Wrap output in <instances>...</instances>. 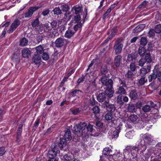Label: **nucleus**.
I'll return each mask as SVG.
<instances>
[{"instance_id": "nucleus-15", "label": "nucleus", "mask_w": 161, "mask_h": 161, "mask_svg": "<svg viewBox=\"0 0 161 161\" xmlns=\"http://www.w3.org/2000/svg\"><path fill=\"white\" fill-rule=\"evenodd\" d=\"M67 141L64 138H60V141L58 144L61 150L66 151L68 149L67 146H66V141Z\"/></svg>"}, {"instance_id": "nucleus-23", "label": "nucleus", "mask_w": 161, "mask_h": 161, "mask_svg": "<svg viewBox=\"0 0 161 161\" xmlns=\"http://www.w3.org/2000/svg\"><path fill=\"white\" fill-rule=\"evenodd\" d=\"M72 29L71 28L69 27L64 34V36L65 37L69 39L74 35L75 33L73 30L72 31Z\"/></svg>"}, {"instance_id": "nucleus-6", "label": "nucleus", "mask_w": 161, "mask_h": 161, "mask_svg": "<svg viewBox=\"0 0 161 161\" xmlns=\"http://www.w3.org/2000/svg\"><path fill=\"white\" fill-rule=\"evenodd\" d=\"M122 38H118L114 43L113 49L116 55H119L122 52L123 47V45L122 43Z\"/></svg>"}, {"instance_id": "nucleus-36", "label": "nucleus", "mask_w": 161, "mask_h": 161, "mask_svg": "<svg viewBox=\"0 0 161 161\" xmlns=\"http://www.w3.org/2000/svg\"><path fill=\"white\" fill-rule=\"evenodd\" d=\"M112 152V150L109 147H105L104 148L103 151V154L104 156L105 157H106L108 156L112 155V154L110 153Z\"/></svg>"}, {"instance_id": "nucleus-29", "label": "nucleus", "mask_w": 161, "mask_h": 161, "mask_svg": "<svg viewBox=\"0 0 161 161\" xmlns=\"http://www.w3.org/2000/svg\"><path fill=\"white\" fill-rule=\"evenodd\" d=\"M157 78V74H156V71L154 70L153 71V73L149 75L148 76V81L149 82H152L153 80H154Z\"/></svg>"}, {"instance_id": "nucleus-60", "label": "nucleus", "mask_w": 161, "mask_h": 161, "mask_svg": "<svg viewBox=\"0 0 161 161\" xmlns=\"http://www.w3.org/2000/svg\"><path fill=\"white\" fill-rule=\"evenodd\" d=\"M108 121V125L110 126L113 127L116 125L115 124L117 122V121L115 120L112 119L110 121Z\"/></svg>"}, {"instance_id": "nucleus-50", "label": "nucleus", "mask_w": 161, "mask_h": 161, "mask_svg": "<svg viewBox=\"0 0 161 161\" xmlns=\"http://www.w3.org/2000/svg\"><path fill=\"white\" fill-rule=\"evenodd\" d=\"M151 107L148 105H146L142 108L143 111L145 113L149 112L151 110Z\"/></svg>"}, {"instance_id": "nucleus-57", "label": "nucleus", "mask_w": 161, "mask_h": 161, "mask_svg": "<svg viewBox=\"0 0 161 161\" xmlns=\"http://www.w3.org/2000/svg\"><path fill=\"white\" fill-rule=\"evenodd\" d=\"M42 54V58L43 60L47 61L49 59L48 54L46 52H44Z\"/></svg>"}, {"instance_id": "nucleus-17", "label": "nucleus", "mask_w": 161, "mask_h": 161, "mask_svg": "<svg viewBox=\"0 0 161 161\" xmlns=\"http://www.w3.org/2000/svg\"><path fill=\"white\" fill-rule=\"evenodd\" d=\"M100 108L98 106H94L91 109V111L97 119H99L100 116Z\"/></svg>"}, {"instance_id": "nucleus-42", "label": "nucleus", "mask_w": 161, "mask_h": 161, "mask_svg": "<svg viewBox=\"0 0 161 161\" xmlns=\"http://www.w3.org/2000/svg\"><path fill=\"white\" fill-rule=\"evenodd\" d=\"M105 119L107 121L111 120L113 118L114 119L113 113L107 112L105 115Z\"/></svg>"}, {"instance_id": "nucleus-52", "label": "nucleus", "mask_w": 161, "mask_h": 161, "mask_svg": "<svg viewBox=\"0 0 161 161\" xmlns=\"http://www.w3.org/2000/svg\"><path fill=\"white\" fill-rule=\"evenodd\" d=\"M141 77V78L139 80L138 83L140 85H142L147 81V80L145 79L146 77Z\"/></svg>"}, {"instance_id": "nucleus-62", "label": "nucleus", "mask_w": 161, "mask_h": 161, "mask_svg": "<svg viewBox=\"0 0 161 161\" xmlns=\"http://www.w3.org/2000/svg\"><path fill=\"white\" fill-rule=\"evenodd\" d=\"M84 12L83 13V23H84L85 21V19L86 18V17L88 15V11H87V8L86 7H85L84 8Z\"/></svg>"}, {"instance_id": "nucleus-59", "label": "nucleus", "mask_w": 161, "mask_h": 161, "mask_svg": "<svg viewBox=\"0 0 161 161\" xmlns=\"http://www.w3.org/2000/svg\"><path fill=\"white\" fill-rule=\"evenodd\" d=\"M155 32L156 33H159L161 31V24H159L155 26L154 28Z\"/></svg>"}, {"instance_id": "nucleus-3", "label": "nucleus", "mask_w": 161, "mask_h": 161, "mask_svg": "<svg viewBox=\"0 0 161 161\" xmlns=\"http://www.w3.org/2000/svg\"><path fill=\"white\" fill-rule=\"evenodd\" d=\"M140 137L141 138L139 141L140 146L142 147L143 150H145L147 145L152 143L153 139L151 135L147 133L141 134Z\"/></svg>"}, {"instance_id": "nucleus-33", "label": "nucleus", "mask_w": 161, "mask_h": 161, "mask_svg": "<svg viewBox=\"0 0 161 161\" xmlns=\"http://www.w3.org/2000/svg\"><path fill=\"white\" fill-rule=\"evenodd\" d=\"M118 79V81L119 82V86H122L125 87H127V86L126 84V79L124 77L120 78V77L117 78Z\"/></svg>"}, {"instance_id": "nucleus-31", "label": "nucleus", "mask_w": 161, "mask_h": 161, "mask_svg": "<svg viewBox=\"0 0 161 161\" xmlns=\"http://www.w3.org/2000/svg\"><path fill=\"white\" fill-rule=\"evenodd\" d=\"M67 141H69L72 139L71 131L69 129H67L65 132L63 137Z\"/></svg>"}, {"instance_id": "nucleus-37", "label": "nucleus", "mask_w": 161, "mask_h": 161, "mask_svg": "<svg viewBox=\"0 0 161 161\" xmlns=\"http://www.w3.org/2000/svg\"><path fill=\"white\" fill-rule=\"evenodd\" d=\"M11 59L14 62H15L16 64H18L19 62V56L18 54L15 53H13L12 54Z\"/></svg>"}, {"instance_id": "nucleus-2", "label": "nucleus", "mask_w": 161, "mask_h": 161, "mask_svg": "<svg viewBox=\"0 0 161 161\" xmlns=\"http://www.w3.org/2000/svg\"><path fill=\"white\" fill-rule=\"evenodd\" d=\"M86 125V123L85 122H81L74 127L73 131L75 134L77 135V141H75L76 145L77 146H80L82 147L83 145V142L80 141V138L83 139L84 137V131Z\"/></svg>"}, {"instance_id": "nucleus-26", "label": "nucleus", "mask_w": 161, "mask_h": 161, "mask_svg": "<svg viewBox=\"0 0 161 161\" xmlns=\"http://www.w3.org/2000/svg\"><path fill=\"white\" fill-rule=\"evenodd\" d=\"M82 93V91L79 89H75L70 92L69 95L72 97H74L80 96Z\"/></svg>"}, {"instance_id": "nucleus-39", "label": "nucleus", "mask_w": 161, "mask_h": 161, "mask_svg": "<svg viewBox=\"0 0 161 161\" xmlns=\"http://www.w3.org/2000/svg\"><path fill=\"white\" fill-rule=\"evenodd\" d=\"M146 50L143 47H140L138 49V53L141 56H143L145 54Z\"/></svg>"}, {"instance_id": "nucleus-10", "label": "nucleus", "mask_w": 161, "mask_h": 161, "mask_svg": "<svg viewBox=\"0 0 161 161\" xmlns=\"http://www.w3.org/2000/svg\"><path fill=\"white\" fill-rule=\"evenodd\" d=\"M67 41L68 40L63 38L61 37L58 38L55 42V46L57 47H61L66 45Z\"/></svg>"}, {"instance_id": "nucleus-14", "label": "nucleus", "mask_w": 161, "mask_h": 161, "mask_svg": "<svg viewBox=\"0 0 161 161\" xmlns=\"http://www.w3.org/2000/svg\"><path fill=\"white\" fill-rule=\"evenodd\" d=\"M117 101L118 104L122 106L125 103L128 101V98L126 96L119 94L117 97Z\"/></svg>"}, {"instance_id": "nucleus-7", "label": "nucleus", "mask_w": 161, "mask_h": 161, "mask_svg": "<svg viewBox=\"0 0 161 161\" xmlns=\"http://www.w3.org/2000/svg\"><path fill=\"white\" fill-rule=\"evenodd\" d=\"M39 8V7H31L28 8L27 12L19 15V17L21 19L24 17L28 18L31 17L33 13Z\"/></svg>"}, {"instance_id": "nucleus-34", "label": "nucleus", "mask_w": 161, "mask_h": 161, "mask_svg": "<svg viewBox=\"0 0 161 161\" xmlns=\"http://www.w3.org/2000/svg\"><path fill=\"white\" fill-rule=\"evenodd\" d=\"M127 110L128 112L130 113L135 112L136 111L135 105L132 103L129 104Z\"/></svg>"}, {"instance_id": "nucleus-30", "label": "nucleus", "mask_w": 161, "mask_h": 161, "mask_svg": "<svg viewBox=\"0 0 161 161\" xmlns=\"http://www.w3.org/2000/svg\"><path fill=\"white\" fill-rule=\"evenodd\" d=\"M125 87L122 86H119L117 89V91L116 92L117 93L121 94L126 95V91L125 89Z\"/></svg>"}, {"instance_id": "nucleus-13", "label": "nucleus", "mask_w": 161, "mask_h": 161, "mask_svg": "<svg viewBox=\"0 0 161 161\" xmlns=\"http://www.w3.org/2000/svg\"><path fill=\"white\" fill-rule=\"evenodd\" d=\"M59 152V151L57 147H54L53 148H51L48 151L47 153V158H55L57 154Z\"/></svg>"}, {"instance_id": "nucleus-55", "label": "nucleus", "mask_w": 161, "mask_h": 161, "mask_svg": "<svg viewBox=\"0 0 161 161\" xmlns=\"http://www.w3.org/2000/svg\"><path fill=\"white\" fill-rule=\"evenodd\" d=\"M39 23V20L38 18H36L35 19H34L32 20L31 23V26L33 27H35L38 25Z\"/></svg>"}, {"instance_id": "nucleus-48", "label": "nucleus", "mask_w": 161, "mask_h": 161, "mask_svg": "<svg viewBox=\"0 0 161 161\" xmlns=\"http://www.w3.org/2000/svg\"><path fill=\"white\" fill-rule=\"evenodd\" d=\"M140 42L141 45L144 46L146 45L147 42V38L145 37H142L140 40Z\"/></svg>"}, {"instance_id": "nucleus-51", "label": "nucleus", "mask_w": 161, "mask_h": 161, "mask_svg": "<svg viewBox=\"0 0 161 161\" xmlns=\"http://www.w3.org/2000/svg\"><path fill=\"white\" fill-rule=\"evenodd\" d=\"M97 102L95 100V97L93 95L90 99V103L91 106H93L96 104L97 103Z\"/></svg>"}, {"instance_id": "nucleus-27", "label": "nucleus", "mask_w": 161, "mask_h": 161, "mask_svg": "<svg viewBox=\"0 0 161 161\" xmlns=\"http://www.w3.org/2000/svg\"><path fill=\"white\" fill-rule=\"evenodd\" d=\"M144 58H143L145 62L147 63V64H150L152 61V58L150 52L147 53L144 55Z\"/></svg>"}, {"instance_id": "nucleus-5", "label": "nucleus", "mask_w": 161, "mask_h": 161, "mask_svg": "<svg viewBox=\"0 0 161 161\" xmlns=\"http://www.w3.org/2000/svg\"><path fill=\"white\" fill-rule=\"evenodd\" d=\"M114 94L111 91L105 90L104 92L99 93L97 95V99L100 103L104 102L106 101V99L108 100L111 98L113 96Z\"/></svg>"}, {"instance_id": "nucleus-22", "label": "nucleus", "mask_w": 161, "mask_h": 161, "mask_svg": "<svg viewBox=\"0 0 161 161\" xmlns=\"http://www.w3.org/2000/svg\"><path fill=\"white\" fill-rule=\"evenodd\" d=\"M82 6L81 4L76 5L73 7V9L75 11V14H80L83 11Z\"/></svg>"}, {"instance_id": "nucleus-35", "label": "nucleus", "mask_w": 161, "mask_h": 161, "mask_svg": "<svg viewBox=\"0 0 161 161\" xmlns=\"http://www.w3.org/2000/svg\"><path fill=\"white\" fill-rule=\"evenodd\" d=\"M41 58L40 55L35 54L32 58V61L35 64H39L40 62Z\"/></svg>"}, {"instance_id": "nucleus-53", "label": "nucleus", "mask_w": 161, "mask_h": 161, "mask_svg": "<svg viewBox=\"0 0 161 161\" xmlns=\"http://www.w3.org/2000/svg\"><path fill=\"white\" fill-rule=\"evenodd\" d=\"M54 14L57 15H60L62 14L61 10L60 9V8L58 7L55 8L53 10Z\"/></svg>"}, {"instance_id": "nucleus-24", "label": "nucleus", "mask_w": 161, "mask_h": 161, "mask_svg": "<svg viewBox=\"0 0 161 161\" xmlns=\"http://www.w3.org/2000/svg\"><path fill=\"white\" fill-rule=\"evenodd\" d=\"M148 1L146 0L144 1L138 6L137 8L142 10H147L148 6Z\"/></svg>"}, {"instance_id": "nucleus-43", "label": "nucleus", "mask_w": 161, "mask_h": 161, "mask_svg": "<svg viewBox=\"0 0 161 161\" xmlns=\"http://www.w3.org/2000/svg\"><path fill=\"white\" fill-rule=\"evenodd\" d=\"M28 41L25 38H22L20 41V45L22 47H24L28 44Z\"/></svg>"}, {"instance_id": "nucleus-58", "label": "nucleus", "mask_w": 161, "mask_h": 161, "mask_svg": "<svg viewBox=\"0 0 161 161\" xmlns=\"http://www.w3.org/2000/svg\"><path fill=\"white\" fill-rule=\"evenodd\" d=\"M133 71L130 70H128L126 74L125 75V76L128 78H131L133 75Z\"/></svg>"}, {"instance_id": "nucleus-11", "label": "nucleus", "mask_w": 161, "mask_h": 161, "mask_svg": "<svg viewBox=\"0 0 161 161\" xmlns=\"http://www.w3.org/2000/svg\"><path fill=\"white\" fill-rule=\"evenodd\" d=\"M151 65L150 64H147L142 68L140 70L139 76L141 77H146V75L151 70Z\"/></svg>"}, {"instance_id": "nucleus-9", "label": "nucleus", "mask_w": 161, "mask_h": 161, "mask_svg": "<svg viewBox=\"0 0 161 161\" xmlns=\"http://www.w3.org/2000/svg\"><path fill=\"white\" fill-rule=\"evenodd\" d=\"M122 125V124L121 122L119 123L118 125L116 124L115 130L111 132L110 135V138L113 139L116 138L118 137L119 133L120 131Z\"/></svg>"}, {"instance_id": "nucleus-44", "label": "nucleus", "mask_w": 161, "mask_h": 161, "mask_svg": "<svg viewBox=\"0 0 161 161\" xmlns=\"http://www.w3.org/2000/svg\"><path fill=\"white\" fill-rule=\"evenodd\" d=\"M117 29L116 28H113L111 30V34L108 36L109 39H112L115 35L117 32Z\"/></svg>"}, {"instance_id": "nucleus-1", "label": "nucleus", "mask_w": 161, "mask_h": 161, "mask_svg": "<svg viewBox=\"0 0 161 161\" xmlns=\"http://www.w3.org/2000/svg\"><path fill=\"white\" fill-rule=\"evenodd\" d=\"M142 149V147L140 146L139 142L137 146L131 145L127 146L125 149L126 151L124 152L125 159L127 158L128 159H131V161H138L137 157L138 152L141 150V152L143 153L145 150H143Z\"/></svg>"}, {"instance_id": "nucleus-19", "label": "nucleus", "mask_w": 161, "mask_h": 161, "mask_svg": "<svg viewBox=\"0 0 161 161\" xmlns=\"http://www.w3.org/2000/svg\"><path fill=\"white\" fill-rule=\"evenodd\" d=\"M93 125H91L90 124H88V125L85 126V128L84 131V137L87 135V132H93L94 130L93 129Z\"/></svg>"}, {"instance_id": "nucleus-63", "label": "nucleus", "mask_w": 161, "mask_h": 161, "mask_svg": "<svg viewBox=\"0 0 161 161\" xmlns=\"http://www.w3.org/2000/svg\"><path fill=\"white\" fill-rule=\"evenodd\" d=\"M136 68V66L135 65V63L134 62L131 63L130 65V70L132 71H135Z\"/></svg>"}, {"instance_id": "nucleus-16", "label": "nucleus", "mask_w": 161, "mask_h": 161, "mask_svg": "<svg viewBox=\"0 0 161 161\" xmlns=\"http://www.w3.org/2000/svg\"><path fill=\"white\" fill-rule=\"evenodd\" d=\"M122 58V57L120 55H117L115 57L114 59V65L113 66L114 69H115L119 67Z\"/></svg>"}, {"instance_id": "nucleus-56", "label": "nucleus", "mask_w": 161, "mask_h": 161, "mask_svg": "<svg viewBox=\"0 0 161 161\" xmlns=\"http://www.w3.org/2000/svg\"><path fill=\"white\" fill-rule=\"evenodd\" d=\"M154 155L156 156L157 158H154V160L156 161H161V152L157 153L154 152Z\"/></svg>"}, {"instance_id": "nucleus-25", "label": "nucleus", "mask_w": 161, "mask_h": 161, "mask_svg": "<svg viewBox=\"0 0 161 161\" xmlns=\"http://www.w3.org/2000/svg\"><path fill=\"white\" fill-rule=\"evenodd\" d=\"M145 24H141L136 26L133 29L132 32L134 33H137L142 31L145 27Z\"/></svg>"}, {"instance_id": "nucleus-32", "label": "nucleus", "mask_w": 161, "mask_h": 161, "mask_svg": "<svg viewBox=\"0 0 161 161\" xmlns=\"http://www.w3.org/2000/svg\"><path fill=\"white\" fill-rule=\"evenodd\" d=\"M58 34L57 30L53 29L50 32H48L47 36L49 38H54Z\"/></svg>"}, {"instance_id": "nucleus-45", "label": "nucleus", "mask_w": 161, "mask_h": 161, "mask_svg": "<svg viewBox=\"0 0 161 161\" xmlns=\"http://www.w3.org/2000/svg\"><path fill=\"white\" fill-rule=\"evenodd\" d=\"M81 17L80 14H76L74 16V21L75 23H78L82 21V20L80 21Z\"/></svg>"}, {"instance_id": "nucleus-54", "label": "nucleus", "mask_w": 161, "mask_h": 161, "mask_svg": "<svg viewBox=\"0 0 161 161\" xmlns=\"http://www.w3.org/2000/svg\"><path fill=\"white\" fill-rule=\"evenodd\" d=\"M40 121V118H37L35 122L34 123L33 126V129L35 130L37 129V127L38 126L39 122Z\"/></svg>"}, {"instance_id": "nucleus-64", "label": "nucleus", "mask_w": 161, "mask_h": 161, "mask_svg": "<svg viewBox=\"0 0 161 161\" xmlns=\"http://www.w3.org/2000/svg\"><path fill=\"white\" fill-rule=\"evenodd\" d=\"M155 30L153 29H151L148 32V36L149 37H153L155 36Z\"/></svg>"}, {"instance_id": "nucleus-12", "label": "nucleus", "mask_w": 161, "mask_h": 161, "mask_svg": "<svg viewBox=\"0 0 161 161\" xmlns=\"http://www.w3.org/2000/svg\"><path fill=\"white\" fill-rule=\"evenodd\" d=\"M20 21L19 19H16L11 24L9 29L7 31L10 34L13 32L20 25Z\"/></svg>"}, {"instance_id": "nucleus-8", "label": "nucleus", "mask_w": 161, "mask_h": 161, "mask_svg": "<svg viewBox=\"0 0 161 161\" xmlns=\"http://www.w3.org/2000/svg\"><path fill=\"white\" fill-rule=\"evenodd\" d=\"M102 107L105 109L107 112L113 113L115 110V105L109 102L105 101L103 104Z\"/></svg>"}, {"instance_id": "nucleus-21", "label": "nucleus", "mask_w": 161, "mask_h": 161, "mask_svg": "<svg viewBox=\"0 0 161 161\" xmlns=\"http://www.w3.org/2000/svg\"><path fill=\"white\" fill-rule=\"evenodd\" d=\"M84 23L81 22V21L78 23H76V24L74 25L72 29H73V31H74L75 33L79 30H80V32L81 30L82 27L83 26V25Z\"/></svg>"}, {"instance_id": "nucleus-18", "label": "nucleus", "mask_w": 161, "mask_h": 161, "mask_svg": "<svg viewBox=\"0 0 161 161\" xmlns=\"http://www.w3.org/2000/svg\"><path fill=\"white\" fill-rule=\"evenodd\" d=\"M137 57V54L136 53H132L128 54L127 57L126 62L127 63H130L132 62L134 60L136 59Z\"/></svg>"}, {"instance_id": "nucleus-61", "label": "nucleus", "mask_w": 161, "mask_h": 161, "mask_svg": "<svg viewBox=\"0 0 161 161\" xmlns=\"http://www.w3.org/2000/svg\"><path fill=\"white\" fill-rule=\"evenodd\" d=\"M63 158L64 159V160L66 161H70L73 159L72 156L67 154L64 155L63 156Z\"/></svg>"}, {"instance_id": "nucleus-28", "label": "nucleus", "mask_w": 161, "mask_h": 161, "mask_svg": "<svg viewBox=\"0 0 161 161\" xmlns=\"http://www.w3.org/2000/svg\"><path fill=\"white\" fill-rule=\"evenodd\" d=\"M31 53V51L28 48L23 49L22 51V55L24 58H29Z\"/></svg>"}, {"instance_id": "nucleus-40", "label": "nucleus", "mask_w": 161, "mask_h": 161, "mask_svg": "<svg viewBox=\"0 0 161 161\" xmlns=\"http://www.w3.org/2000/svg\"><path fill=\"white\" fill-rule=\"evenodd\" d=\"M36 49L37 53L36 55H40V54H42L44 52L43 48L41 45L36 47Z\"/></svg>"}, {"instance_id": "nucleus-41", "label": "nucleus", "mask_w": 161, "mask_h": 161, "mask_svg": "<svg viewBox=\"0 0 161 161\" xmlns=\"http://www.w3.org/2000/svg\"><path fill=\"white\" fill-rule=\"evenodd\" d=\"M138 119L137 116L134 114L130 115L128 117L129 120L130 122L134 123Z\"/></svg>"}, {"instance_id": "nucleus-38", "label": "nucleus", "mask_w": 161, "mask_h": 161, "mask_svg": "<svg viewBox=\"0 0 161 161\" xmlns=\"http://www.w3.org/2000/svg\"><path fill=\"white\" fill-rule=\"evenodd\" d=\"M82 108H76L73 109H71L70 111L72 114L76 115L78 114L82 110Z\"/></svg>"}, {"instance_id": "nucleus-4", "label": "nucleus", "mask_w": 161, "mask_h": 161, "mask_svg": "<svg viewBox=\"0 0 161 161\" xmlns=\"http://www.w3.org/2000/svg\"><path fill=\"white\" fill-rule=\"evenodd\" d=\"M101 81L103 85L106 86L104 88L105 90L111 91L112 93H114V91L113 88V82L111 79H108L106 77L103 76L101 78Z\"/></svg>"}, {"instance_id": "nucleus-47", "label": "nucleus", "mask_w": 161, "mask_h": 161, "mask_svg": "<svg viewBox=\"0 0 161 161\" xmlns=\"http://www.w3.org/2000/svg\"><path fill=\"white\" fill-rule=\"evenodd\" d=\"M44 28L45 31L47 32L52 30V27L48 23H46L44 24Z\"/></svg>"}, {"instance_id": "nucleus-46", "label": "nucleus", "mask_w": 161, "mask_h": 161, "mask_svg": "<svg viewBox=\"0 0 161 161\" xmlns=\"http://www.w3.org/2000/svg\"><path fill=\"white\" fill-rule=\"evenodd\" d=\"M87 74V73H85L84 74H82V76L79 78L78 80L77 81V83L78 85H79L80 83L82 82L85 80V77Z\"/></svg>"}, {"instance_id": "nucleus-20", "label": "nucleus", "mask_w": 161, "mask_h": 161, "mask_svg": "<svg viewBox=\"0 0 161 161\" xmlns=\"http://www.w3.org/2000/svg\"><path fill=\"white\" fill-rule=\"evenodd\" d=\"M129 92V96L131 100H135L137 98L138 95L136 89L132 90Z\"/></svg>"}, {"instance_id": "nucleus-49", "label": "nucleus", "mask_w": 161, "mask_h": 161, "mask_svg": "<svg viewBox=\"0 0 161 161\" xmlns=\"http://www.w3.org/2000/svg\"><path fill=\"white\" fill-rule=\"evenodd\" d=\"M61 11L63 12H69V10L70 9L69 7L66 4H65L61 5Z\"/></svg>"}]
</instances>
